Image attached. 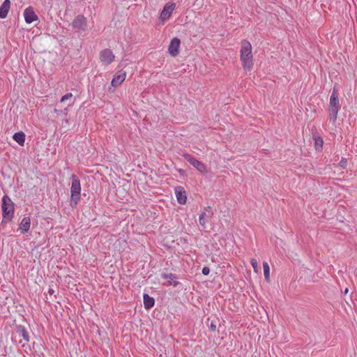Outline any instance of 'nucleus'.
Listing matches in <instances>:
<instances>
[{"label": "nucleus", "instance_id": "obj_1", "mask_svg": "<svg viewBox=\"0 0 357 357\" xmlns=\"http://www.w3.org/2000/svg\"><path fill=\"white\" fill-rule=\"evenodd\" d=\"M240 59L243 68L246 71H250L253 68V55L251 43L247 40L241 43Z\"/></svg>", "mask_w": 357, "mask_h": 357}, {"label": "nucleus", "instance_id": "obj_2", "mask_svg": "<svg viewBox=\"0 0 357 357\" xmlns=\"http://www.w3.org/2000/svg\"><path fill=\"white\" fill-rule=\"evenodd\" d=\"M340 109V105L337 97V91L334 89L329 101V119L333 124L336 122L338 112Z\"/></svg>", "mask_w": 357, "mask_h": 357}, {"label": "nucleus", "instance_id": "obj_3", "mask_svg": "<svg viewBox=\"0 0 357 357\" xmlns=\"http://www.w3.org/2000/svg\"><path fill=\"white\" fill-rule=\"evenodd\" d=\"M81 185L79 178L75 176H72V183L70 187V197L71 204L77 205L80 199Z\"/></svg>", "mask_w": 357, "mask_h": 357}, {"label": "nucleus", "instance_id": "obj_4", "mask_svg": "<svg viewBox=\"0 0 357 357\" xmlns=\"http://www.w3.org/2000/svg\"><path fill=\"white\" fill-rule=\"evenodd\" d=\"M71 26L77 33H82L86 30L87 19L83 15H78L71 23Z\"/></svg>", "mask_w": 357, "mask_h": 357}, {"label": "nucleus", "instance_id": "obj_5", "mask_svg": "<svg viewBox=\"0 0 357 357\" xmlns=\"http://www.w3.org/2000/svg\"><path fill=\"white\" fill-rule=\"evenodd\" d=\"M2 209L3 218L10 220L14 213V206L11 199L6 195L2 198Z\"/></svg>", "mask_w": 357, "mask_h": 357}, {"label": "nucleus", "instance_id": "obj_6", "mask_svg": "<svg viewBox=\"0 0 357 357\" xmlns=\"http://www.w3.org/2000/svg\"><path fill=\"white\" fill-rule=\"evenodd\" d=\"M99 59L105 66H109L115 59V55L110 49H104L100 52Z\"/></svg>", "mask_w": 357, "mask_h": 357}, {"label": "nucleus", "instance_id": "obj_7", "mask_svg": "<svg viewBox=\"0 0 357 357\" xmlns=\"http://www.w3.org/2000/svg\"><path fill=\"white\" fill-rule=\"evenodd\" d=\"M175 8H176L175 3H166L160 13V19L163 22L168 20L170 18V17Z\"/></svg>", "mask_w": 357, "mask_h": 357}, {"label": "nucleus", "instance_id": "obj_8", "mask_svg": "<svg viewBox=\"0 0 357 357\" xmlns=\"http://www.w3.org/2000/svg\"><path fill=\"white\" fill-rule=\"evenodd\" d=\"M181 40L178 38H173L168 46V52L172 56H176L179 53Z\"/></svg>", "mask_w": 357, "mask_h": 357}, {"label": "nucleus", "instance_id": "obj_9", "mask_svg": "<svg viewBox=\"0 0 357 357\" xmlns=\"http://www.w3.org/2000/svg\"><path fill=\"white\" fill-rule=\"evenodd\" d=\"M126 78V73L124 70L118 71L113 77L111 85L114 89L121 86Z\"/></svg>", "mask_w": 357, "mask_h": 357}, {"label": "nucleus", "instance_id": "obj_10", "mask_svg": "<svg viewBox=\"0 0 357 357\" xmlns=\"http://www.w3.org/2000/svg\"><path fill=\"white\" fill-rule=\"evenodd\" d=\"M176 199L180 204H185L187 202L186 192L182 186H176L174 188Z\"/></svg>", "mask_w": 357, "mask_h": 357}, {"label": "nucleus", "instance_id": "obj_11", "mask_svg": "<svg viewBox=\"0 0 357 357\" xmlns=\"http://www.w3.org/2000/svg\"><path fill=\"white\" fill-rule=\"evenodd\" d=\"M188 161L193 165L201 173H206L208 172L207 166L203 162L199 161L196 158H187Z\"/></svg>", "mask_w": 357, "mask_h": 357}, {"label": "nucleus", "instance_id": "obj_12", "mask_svg": "<svg viewBox=\"0 0 357 357\" xmlns=\"http://www.w3.org/2000/svg\"><path fill=\"white\" fill-rule=\"evenodd\" d=\"M24 17L27 24H31L38 20V16L31 7H28L24 10Z\"/></svg>", "mask_w": 357, "mask_h": 357}, {"label": "nucleus", "instance_id": "obj_13", "mask_svg": "<svg viewBox=\"0 0 357 357\" xmlns=\"http://www.w3.org/2000/svg\"><path fill=\"white\" fill-rule=\"evenodd\" d=\"M10 1L4 0L2 4L0 6V18L4 19L7 17L8 13L10 8Z\"/></svg>", "mask_w": 357, "mask_h": 357}, {"label": "nucleus", "instance_id": "obj_14", "mask_svg": "<svg viewBox=\"0 0 357 357\" xmlns=\"http://www.w3.org/2000/svg\"><path fill=\"white\" fill-rule=\"evenodd\" d=\"M31 227V219L29 217H24L22 220L20 225H19V229L20 230L21 233L24 234L27 232Z\"/></svg>", "mask_w": 357, "mask_h": 357}, {"label": "nucleus", "instance_id": "obj_15", "mask_svg": "<svg viewBox=\"0 0 357 357\" xmlns=\"http://www.w3.org/2000/svg\"><path fill=\"white\" fill-rule=\"evenodd\" d=\"M313 139L314 141V147L316 150L321 151L323 148L324 141L321 137L317 132L312 134Z\"/></svg>", "mask_w": 357, "mask_h": 357}, {"label": "nucleus", "instance_id": "obj_16", "mask_svg": "<svg viewBox=\"0 0 357 357\" xmlns=\"http://www.w3.org/2000/svg\"><path fill=\"white\" fill-rule=\"evenodd\" d=\"M155 301L154 298L151 296H149L148 294H144V305L146 309H150L154 305Z\"/></svg>", "mask_w": 357, "mask_h": 357}, {"label": "nucleus", "instance_id": "obj_17", "mask_svg": "<svg viewBox=\"0 0 357 357\" xmlns=\"http://www.w3.org/2000/svg\"><path fill=\"white\" fill-rule=\"evenodd\" d=\"M13 139L18 143L19 145L23 146L25 142V135L23 132H17L13 135Z\"/></svg>", "mask_w": 357, "mask_h": 357}, {"label": "nucleus", "instance_id": "obj_18", "mask_svg": "<svg viewBox=\"0 0 357 357\" xmlns=\"http://www.w3.org/2000/svg\"><path fill=\"white\" fill-rule=\"evenodd\" d=\"M17 332L19 333L20 336L22 337V338L26 342H29V334H28L26 330L25 329V328L24 326H17Z\"/></svg>", "mask_w": 357, "mask_h": 357}, {"label": "nucleus", "instance_id": "obj_19", "mask_svg": "<svg viewBox=\"0 0 357 357\" xmlns=\"http://www.w3.org/2000/svg\"><path fill=\"white\" fill-rule=\"evenodd\" d=\"M162 278L167 280L168 283L171 285L176 286L178 282L175 281L176 277L172 273H164Z\"/></svg>", "mask_w": 357, "mask_h": 357}, {"label": "nucleus", "instance_id": "obj_20", "mask_svg": "<svg viewBox=\"0 0 357 357\" xmlns=\"http://www.w3.org/2000/svg\"><path fill=\"white\" fill-rule=\"evenodd\" d=\"M263 269H264V278L266 281H269L270 280V267L268 264V262L264 261L263 263Z\"/></svg>", "mask_w": 357, "mask_h": 357}, {"label": "nucleus", "instance_id": "obj_21", "mask_svg": "<svg viewBox=\"0 0 357 357\" xmlns=\"http://www.w3.org/2000/svg\"><path fill=\"white\" fill-rule=\"evenodd\" d=\"M206 212H202L199 215V222L200 225H202V227H205V225H206V224L207 222V220L206 218Z\"/></svg>", "mask_w": 357, "mask_h": 357}, {"label": "nucleus", "instance_id": "obj_22", "mask_svg": "<svg viewBox=\"0 0 357 357\" xmlns=\"http://www.w3.org/2000/svg\"><path fill=\"white\" fill-rule=\"evenodd\" d=\"M250 264H251L252 266L253 267L254 272L256 273H258L259 269L258 267L257 261L255 259L252 258L250 260Z\"/></svg>", "mask_w": 357, "mask_h": 357}, {"label": "nucleus", "instance_id": "obj_23", "mask_svg": "<svg viewBox=\"0 0 357 357\" xmlns=\"http://www.w3.org/2000/svg\"><path fill=\"white\" fill-rule=\"evenodd\" d=\"M72 97H73V93H68L65 94L64 96H63L61 97V102H64L66 100H68V99L71 98Z\"/></svg>", "mask_w": 357, "mask_h": 357}, {"label": "nucleus", "instance_id": "obj_24", "mask_svg": "<svg viewBox=\"0 0 357 357\" xmlns=\"http://www.w3.org/2000/svg\"><path fill=\"white\" fill-rule=\"evenodd\" d=\"M210 273V268L208 267H204L202 268V273L204 275H208Z\"/></svg>", "mask_w": 357, "mask_h": 357}, {"label": "nucleus", "instance_id": "obj_25", "mask_svg": "<svg viewBox=\"0 0 357 357\" xmlns=\"http://www.w3.org/2000/svg\"><path fill=\"white\" fill-rule=\"evenodd\" d=\"M48 293L52 295L54 293V291L52 288L50 287L48 289Z\"/></svg>", "mask_w": 357, "mask_h": 357}, {"label": "nucleus", "instance_id": "obj_26", "mask_svg": "<svg viewBox=\"0 0 357 357\" xmlns=\"http://www.w3.org/2000/svg\"><path fill=\"white\" fill-rule=\"evenodd\" d=\"M211 330H212L213 331H215V329H216V326H215V324H211Z\"/></svg>", "mask_w": 357, "mask_h": 357}, {"label": "nucleus", "instance_id": "obj_27", "mask_svg": "<svg viewBox=\"0 0 357 357\" xmlns=\"http://www.w3.org/2000/svg\"><path fill=\"white\" fill-rule=\"evenodd\" d=\"M340 164H341L342 167H344L346 165V161L342 160V161H341Z\"/></svg>", "mask_w": 357, "mask_h": 357}, {"label": "nucleus", "instance_id": "obj_28", "mask_svg": "<svg viewBox=\"0 0 357 357\" xmlns=\"http://www.w3.org/2000/svg\"><path fill=\"white\" fill-rule=\"evenodd\" d=\"M183 156L185 157V156H189V155L188 154H183Z\"/></svg>", "mask_w": 357, "mask_h": 357}]
</instances>
